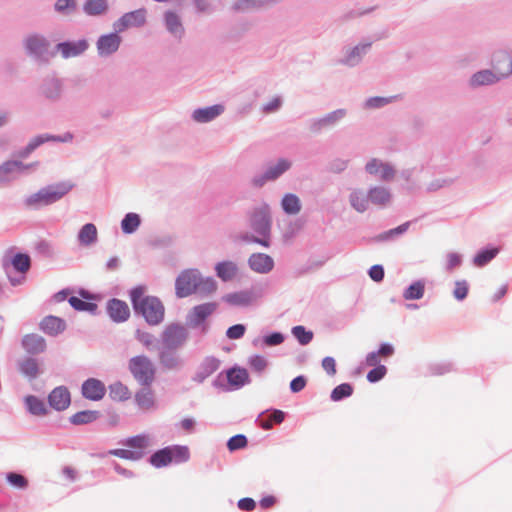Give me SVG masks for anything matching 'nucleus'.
Listing matches in <instances>:
<instances>
[{"instance_id":"69168bd1","label":"nucleus","mask_w":512,"mask_h":512,"mask_svg":"<svg viewBox=\"0 0 512 512\" xmlns=\"http://www.w3.org/2000/svg\"><path fill=\"white\" fill-rule=\"evenodd\" d=\"M461 263V258L456 253H449L447 255V269L453 270L455 267L459 266Z\"/></svg>"},{"instance_id":"de8ad7c7","label":"nucleus","mask_w":512,"mask_h":512,"mask_svg":"<svg viewBox=\"0 0 512 512\" xmlns=\"http://www.w3.org/2000/svg\"><path fill=\"white\" fill-rule=\"evenodd\" d=\"M292 333L302 345H307L313 338V333L311 331H306L303 326H295L292 329Z\"/></svg>"},{"instance_id":"c9c22d12","label":"nucleus","mask_w":512,"mask_h":512,"mask_svg":"<svg viewBox=\"0 0 512 512\" xmlns=\"http://www.w3.org/2000/svg\"><path fill=\"white\" fill-rule=\"evenodd\" d=\"M140 225V217L136 213H128L121 222L124 233L131 234L137 230Z\"/></svg>"},{"instance_id":"393cba45","label":"nucleus","mask_w":512,"mask_h":512,"mask_svg":"<svg viewBox=\"0 0 512 512\" xmlns=\"http://www.w3.org/2000/svg\"><path fill=\"white\" fill-rule=\"evenodd\" d=\"M370 201L379 206H385L391 200V194L388 189L384 187H374L369 190Z\"/></svg>"},{"instance_id":"864d4df0","label":"nucleus","mask_w":512,"mask_h":512,"mask_svg":"<svg viewBox=\"0 0 512 512\" xmlns=\"http://www.w3.org/2000/svg\"><path fill=\"white\" fill-rule=\"evenodd\" d=\"M468 294V285L466 281H457L455 283V288L453 291V295L457 300H463L466 298Z\"/></svg>"},{"instance_id":"f257e3e1","label":"nucleus","mask_w":512,"mask_h":512,"mask_svg":"<svg viewBox=\"0 0 512 512\" xmlns=\"http://www.w3.org/2000/svg\"><path fill=\"white\" fill-rule=\"evenodd\" d=\"M131 301L136 312L142 314L151 325L159 324L164 318V306L153 296H145L141 287L131 291Z\"/></svg>"},{"instance_id":"13d9d810","label":"nucleus","mask_w":512,"mask_h":512,"mask_svg":"<svg viewBox=\"0 0 512 512\" xmlns=\"http://www.w3.org/2000/svg\"><path fill=\"white\" fill-rule=\"evenodd\" d=\"M322 367L330 376H334L336 374V362L334 358L329 356L325 357L322 360Z\"/></svg>"},{"instance_id":"b1692460","label":"nucleus","mask_w":512,"mask_h":512,"mask_svg":"<svg viewBox=\"0 0 512 512\" xmlns=\"http://www.w3.org/2000/svg\"><path fill=\"white\" fill-rule=\"evenodd\" d=\"M97 234L96 226L92 223H87L79 231L78 240L82 245L88 246L97 240Z\"/></svg>"},{"instance_id":"f8f14e48","label":"nucleus","mask_w":512,"mask_h":512,"mask_svg":"<svg viewBox=\"0 0 512 512\" xmlns=\"http://www.w3.org/2000/svg\"><path fill=\"white\" fill-rule=\"evenodd\" d=\"M250 268L257 273H268L274 267L273 259L264 253H254L248 260Z\"/></svg>"},{"instance_id":"72a5a7b5","label":"nucleus","mask_w":512,"mask_h":512,"mask_svg":"<svg viewBox=\"0 0 512 512\" xmlns=\"http://www.w3.org/2000/svg\"><path fill=\"white\" fill-rule=\"evenodd\" d=\"M71 139V135H67L66 137L64 138H59V137H56V136H38L36 138H34L25 148L24 150V153H23V156H26L28 155L29 153H31L32 151H34L38 146H40L41 144L47 142V141H67Z\"/></svg>"},{"instance_id":"4d7b16f0","label":"nucleus","mask_w":512,"mask_h":512,"mask_svg":"<svg viewBox=\"0 0 512 512\" xmlns=\"http://www.w3.org/2000/svg\"><path fill=\"white\" fill-rule=\"evenodd\" d=\"M250 366L258 372L263 371L266 368L267 362L266 359L262 356L256 355L253 356L250 361Z\"/></svg>"},{"instance_id":"49530a36","label":"nucleus","mask_w":512,"mask_h":512,"mask_svg":"<svg viewBox=\"0 0 512 512\" xmlns=\"http://www.w3.org/2000/svg\"><path fill=\"white\" fill-rule=\"evenodd\" d=\"M70 305L78 311H94L97 309V305L91 302H86L81 300L78 297H70L69 299Z\"/></svg>"},{"instance_id":"a878e982","label":"nucleus","mask_w":512,"mask_h":512,"mask_svg":"<svg viewBox=\"0 0 512 512\" xmlns=\"http://www.w3.org/2000/svg\"><path fill=\"white\" fill-rule=\"evenodd\" d=\"M48 47L47 41L40 36L33 35L26 39V48L35 55H42Z\"/></svg>"},{"instance_id":"bf43d9fd","label":"nucleus","mask_w":512,"mask_h":512,"mask_svg":"<svg viewBox=\"0 0 512 512\" xmlns=\"http://www.w3.org/2000/svg\"><path fill=\"white\" fill-rule=\"evenodd\" d=\"M369 276L372 280L380 282L384 278V269L381 265H374L369 270Z\"/></svg>"},{"instance_id":"e433bc0d","label":"nucleus","mask_w":512,"mask_h":512,"mask_svg":"<svg viewBox=\"0 0 512 512\" xmlns=\"http://www.w3.org/2000/svg\"><path fill=\"white\" fill-rule=\"evenodd\" d=\"M217 290V284L211 277L204 278L200 275V280L197 282V292L202 295H209Z\"/></svg>"},{"instance_id":"7ed1b4c3","label":"nucleus","mask_w":512,"mask_h":512,"mask_svg":"<svg viewBox=\"0 0 512 512\" xmlns=\"http://www.w3.org/2000/svg\"><path fill=\"white\" fill-rule=\"evenodd\" d=\"M189 459V450L183 446H169L156 451L150 457V464L155 468H162L173 461L185 462Z\"/></svg>"},{"instance_id":"423d86ee","label":"nucleus","mask_w":512,"mask_h":512,"mask_svg":"<svg viewBox=\"0 0 512 512\" xmlns=\"http://www.w3.org/2000/svg\"><path fill=\"white\" fill-rule=\"evenodd\" d=\"M200 280V272L196 269L182 271L176 279L175 291L179 298L188 297L197 292V282Z\"/></svg>"},{"instance_id":"6e6d98bb","label":"nucleus","mask_w":512,"mask_h":512,"mask_svg":"<svg viewBox=\"0 0 512 512\" xmlns=\"http://www.w3.org/2000/svg\"><path fill=\"white\" fill-rule=\"evenodd\" d=\"M245 333V326L242 324H236L228 328L226 335L229 339H239Z\"/></svg>"},{"instance_id":"a18cd8bd","label":"nucleus","mask_w":512,"mask_h":512,"mask_svg":"<svg viewBox=\"0 0 512 512\" xmlns=\"http://www.w3.org/2000/svg\"><path fill=\"white\" fill-rule=\"evenodd\" d=\"M111 455L121 459L137 461L141 459V451H134L130 449H114L109 452Z\"/></svg>"},{"instance_id":"cd10ccee","label":"nucleus","mask_w":512,"mask_h":512,"mask_svg":"<svg viewBox=\"0 0 512 512\" xmlns=\"http://www.w3.org/2000/svg\"><path fill=\"white\" fill-rule=\"evenodd\" d=\"M19 370L24 376L34 379L39 374V365L36 359L28 357L19 362Z\"/></svg>"},{"instance_id":"338daca9","label":"nucleus","mask_w":512,"mask_h":512,"mask_svg":"<svg viewBox=\"0 0 512 512\" xmlns=\"http://www.w3.org/2000/svg\"><path fill=\"white\" fill-rule=\"evenodd\" d=\"M389 102V99L382 97H373L367 100L366 105L370 108L383 106Z\"/></svg>"},{"instance_id":"2f4dec72","label":"nucleus","mask_w":512,"mask_h":512,"mask_svg":"<svg viewBox=\"0 0 512 512\" xmlns=\"http://www.w3.org/2000/svg\"><path fill=\"white\" fill-rule=\"evenodd\" d=\"M126 445L134 451H141V458H143L145 450L149 447V438L146 435H136L130 437Z\"/></svg>"},{"instance_id":"dca6fc26","label":"nucleus","mask_w":512,"mask_h":512,"mask_svg":"<svg viewBox=\"0 0 512 512\" xmlns=\"http://www.w3.org/2000/svg\"><path fill=\"white\" fill-rule=\"evenodd\" d=\"M88 47L85 40L78 42H63L57 45L58 50L64 58L75 57L83 53Z\"/></svg>"},{"instance_id":"f03ea898","label":"nucleus","mask_w":512,"mask_h":512,"mask_svg":"<svg viewBox=\"0 0 512 512\" xmlns=\"http://www.w3.org/2000/svg\"><path fill=\"white\" fill-rule=\"evenodd\" d=\"M129 370L141 385L150 386L155 380L156 368L147 356L132 357L129 361Z\"/></svg>"},{"instance_id":"4468645a","label":"nucleus","mask_w":512,"mask_h":512,"mask_svg":"<svg viewBox=\"0 0 512 512\" xmlns=\"http://www.w3.org/2000/svg\"><path fill=\"white\" fill-rule=\"evenodd\" d=\"M22 346L29 354H39L45 351V339L37 334H27L22 339Z\"/></svg>"},{"instance_id":"20e7f679","label":"nucleus","mask_w":512,"mask_h":512,"mask_svg":"<svg viewBox=\"0 0 512 512\" xmlns=\"http://www.w3.org/2000/svg\"><path fill=\"white\" fill-rule=\"evenodd\" d=\"M251 226L253 230L261 236V238H253V241L264 247H268L270 245L269 239L271 230L268 206H262L253 213L251 217Z\"/></svg>"},{"instance_id":"c03bdc74","label":"nucleus","mask_w":512,"mask_h":512,"mask_svg":"<svg viewBox=\"0 0 512 512\" xmlns=\"http://www.w3.org/2000/svg\"><path fill=\"white\" fill-rule=\"evenodd\" d=\"M497 254L498 249L496 248L481 251L475 256L474 264L478 267H482L490 262Z\"/></svg>"},{"instance_id":"a19ab883","label":"nucleus","mask_w":512,"mask_h":512,"mask_svg":"<svg viewBox=\"0 0 512 512\" xmlns=\"http://www.w3.org/2000/svg\"><path fill=\"white\" fill-rule=\"evenodd\" d=\"M166 26L168 30L174 34H181L183 32L182 24L179 17L172 12L165 15Z\"/></svg>"},{"instance_id":"37998d69","label":"nucleus","mask_w":512,"mask_h":512,"mask_svg":"<svg viewBox=\"0 0 512 512\" xmlns=\"http://www.w3.org/2000/svg\"><path fill=\"white\" fill-rule=\"evenodd\" d=\"M353 392V387L348 383H343L335 387L331 393L333 401H340L345 397H349Z\"/></svg>"},{"instance_id":"9d476101","label":"nucleus","mask_w":512,"mask_h":512,"mask_svg":"<svg viewBox=\"0 0 512 512\" xmlns=\"http://www.w3.org/2000/svg\"><path fill=\"white\" fill-rule=\"evenodd\" d=\"M107 312L114 322H124L130 316L128 305L119 299H112L108 302Z\"/></svg>"},{"instance_id":"0e129e2a","label":"nucleus","mask_w":512,"mask_h":512,"mask_svg":"<svg viewBox=\"0 0 512 512\" xmlns=\"http://www.w3.org/2000/svg\"><path fill=\"white\" fill-rule=\"evenodd\" d=\"M256 503L252 498H242L238 502L239 509L243 511H252L255 509Z\"/></svg>"},{"instance_id":"5701e85b","label":"nucleus","mask_w":512,"mask_h":512,"mask_svg":"<svg viewBox=\"0 0 512 512\" xmlns=\"http://www.w3.org/2000/svg\"><path fill=\"white\" fill-rule=\"evenodd\" d=\"M216 274L223 281L232 280L237 274V266L231 261H224L216 265Z\"/></svg>"},{"instance_id":"c756f323","label":"nucleus","mask_w":512,"mask_h":512,"mask_svg":"<svg viewBox=\"0 0 512 512\" xmlns=\"http://www.w3.org/2000/svg\"><path fill=\"white\" fill-rule=\"evenodd\" d=\"M25 403L29 412L35 416H44L47 413V408L45 403L35 396H27L25 398Z\"/></svg>"},{"instance_id":"ea45409f","label":"nucleus","mask_w":512,"mask_h":512,"mask_svg":"<svg viewBox=\"0 0 512 512\" xmlns=\"http://www.w3.org/2000/svg\"><path fill=\"white\" fill-rule=\"evenodd\" d=\"M13 267L21 273H25L30 269V257L27 254L18 253L12 259Z\"/></svg>"},{"instance_id":"bb28decb","label":"nucleus","mask_w":512,"mask_h":512,"mask_svg":"<svg viewBox=\"0 0 512 512\" xmlns=\"http://www.w3.org/2000/svg\"><path fill=\"white\" fill-rule=\"evenodd\" d=\"M229 384L235 387H241L248 382L249 375L244 368H232L227 372Z\"/></svg>"},{"instance_id":"3c124183","label":"nucleus","mask_w":512,"mask_h":512,"mask_svg":"<svg viewBox=\"0 0 512 512\" xmlns=\"http://www.w3.org/2000/svg\"><path fill=\"white\" fill-rule=\"evenodd\" d=\"M6 479L12 486L16 488H25L28 484L26 478L17 473H9Z\"/></svg>"},{"instance_id":"ddd939ff","label":"nucleus","mask_w":512,"mask_h":512,"mask_svg":"<svg viewBox=\"0 0 512 512\" xmlns=\"http://www.w3.org/2000/svg\"><path fill=\"white\" fill-rule=\"evenodd\" d=\"M290 166L291 163L289 161L281 159L274 167H270L262 177L254 179L253 183L255 186H262L266 181L278 178L287 171Z\"/></svg>"},{"instance_id":"9b49d317","label":"nucleus","mask_w":512,"mask_h":512,"mask_svg":"<svg viewBox=\"0 0 512 512\" xmlns=\"http://www.w3.org/2000/svg\"><path fill=\"white\" fill-rule=\"evenodd\" d=\"M366 171L371 175H379L381 180L389 181L394 178L395 171L388 164L379 161L378 159H372L366 164Z\"/></svg>"},{"instance_id":"603ef678","label":"nucleus","mask_w":512,"mask_h":512,"mask_svg":"<svg viewBox=\"0 0 512 512\" xmlns=\"http://www.w3.org/2000/svg\"><path fill=\"white\" fill-rule=\"evenodd\" d=\"M345 111L342 109L336 110L319 121V125L326 126L335 123L339 119L343 118Z\"/></svg>"},{"instance_id":"680f3d73","label":"nucleus","mask_w":512,"mask_h":512,"mask_svg":"<svg viewBox=\"0 0 512 512\" xmlns=\"http://www.w3.org/2000/svg\"><path fill=\"white\" fill-rule=\"evenodd\" d=\"M136 337L146 347H150L154 342L153 336L148 332L138 330Z\"/></svg>"},{"instance_id":"58836bf2","label":"nucleus","mask_w":512,"mask_h":512,"mask_svg":"<svg viewBox=\"0 0 512 512\" xmlns=\"http://www.w3.org/2000/svg\"><path fill=\"white\" fill-rule=\"evenodd\" d=\"M424 294V284L420 281H417L411 284L404 292L403 296L406 300H416L423 297Z\"/></svg>"},{"instance_id":"c85d7f7f","label":"nucleus","mask_w":512,"mask_h":512,"mask_svg":"<svg viewBox=\"0 0 512 512\" xmlns=\"http://www.w3.org/2000/svg\"><path fill=\"white\" fill-rule=\"evenodd\" d=\"M499 80V77H497L496 73H492L489 70H483L475 73L471 78V85L472 86H480V85H487L492 84Z\"/></svg>"},{"instance_id":"8fccbe9b","label":"nucleus","mask_w":512,"mask_h":512,"mask_svg":"<svg viewBox=\"0 0 512 512\" xmlns=\"http://www.w3.org/2000/svg\"><path fill=\"white\" fill-rule=\"evenodd\" d=\"M387 373V368L384 365L374 367L367 374V380L371 383L381 380Z\"/></svg>"},{"instance_id":"412c9836","label":"nucleus","mask_w":512,"mask_h":512,"mask_svg":"<svg viewBox=\"0 0 512 512\" xmlns=\"http://www.w3.org/2000/svg\"><path fill=\"white\" fill-rule=\"evenodd\" d=\"M109 396L114 401H127L131 397L129 388L121 382H115L109 386Z\"/></svg>"},{"instance_id":"2eb2a0df","label":"nucleus","mask_w":512,"mask_h":512,"mask_svg":"<svg viewBox=\"0 0 512 512\" xmlns=\"http://www.w3.org/2000/svg\"><path fill=\"white\" fill-rule=\"evenodd\" d=\"M121 38L117 34H109L100 37L97 48L101 55H109L118 50Z\"/></svg>"},{"instance_id":"09e8293b","label":"nucleus","mask_w":512,"mask_h":512,"mask_svg":"<svg viewBox=\"0 0 512 512\" xmlns=\"http://www.w3.org/2000/svg\"><path fill=\"white\" fill-rule=\"evenodd\" d=\"M247 439L244 435L238 434L231 437L227 443V447L230 451H235L246 447Z\"/></svg>"},{"instance_id":"4c0bfd02","label":"nucleus","mask_w":512,"mask_h":512,"mask_svg":"<svg viewBox=\"0 0 512 512\" xmlns=\"http://www.w3.org/2000/svg\"><path fill=\"white\" fill-rule=\"evenodd\" d=\"M106 8V0H87L84 5V10L89 15H98L104 12Z\"/></svg>"},{"instance_id":"a211bd4d","label":"nucleus","mask_w":512,"mask_h":512,"mask_svg":"<svg viewBox=\"0 0 512 512\" xmlns=\"http://www.w3.org/2000/svg\"><path fill=\"white\" fill-rule=\"evenodd\" d=\"M224 107L222 105H213L206 108L197 109L193 112V119L199 123L209 122L222 114Z\"/></svg>"},{"instance_id":"473e14b6","label":"nucleus","mask_w":512,"mask_h":512,"mask_svg":"<svg viewBox=\"0 0 512 512\" xmlns=\"http://www.w3.org/2000/svg\"><path fill=\"white\" fill-rule=\"evenodd\" d=\"M99 417L98 411L85 410L73 414L70 418L71 423L75 425L88 424L95 421Z\"/></svg>"},{"instance_id":"4be33fe9","label":"nucleus","mask_w":512,"mask_h":512,"mask_svg":"<svg viewBox=\"0 0 512 512\" xmlns=\"http://www.w3.org/2000/svg\"><path fill=\"white\" fill-rule=\"evenodd\" d=\"M146 12L144 9H139L133 12L126 13L120 20L123 27L140 26L144 24Z\"/></svg>"},{"instance_id":"0eeeda50","label":"nucleus","mask_w":512,"mask_h":512,"mask_svg":"<svg viewBox=\"0 0 512 512\" xmlns=\"http://www.w3.org/2000/svg\"><path fill=\"white\" fill-rule=\"evenodd\" d=\"M49 404L57 411L65 410L71 403L70 392L66 387L59 386L51 391L48 396Z\"/></svg>"},{"instance_id":"7c9ffc66","label":"nucleus","mask_w":512,"mask_h":512,"mask_svg":"<svg viewBox=\"0 0 512 512\" xmlns=\"http://www.w3.org/2000/svg\"><path fill=\"white\" fill-rule=\"evenodd\" d=\"M370 198L362 191H354L350 195V202L354 209L358 212H364L368 208Z\"/></svg>"},{"instance_id":"052dcab7","label":"nucleus","mask_w":512,"mask_h":512,"mask_svg":"<svg viewBox=\"0 0 512 512\" xmlns=\"http://www.w3.org/2000/svg\"><path fill=\"white\" fill-rule=\"evenodd\" d=\"M306 386V379L303 376L294 378L290 383V389L292 392L297 393L303 390Z\"/></svg>"},{"instance_id":"6e6552de","label":"nucleus","mask_w":512,"mask_h":512,"mask_svg":"<svg viewBox=\"0 0 512 512\" xmlns=\"http://www.w3.org/2000/svg\"><path fill=\"white\" fill-rule=\"evenodd\" d=\"M134 401L142 411H151L157 408L155 393L149 387L139 389L134 395Z\"/></svg>"},{"instance_id":"f704fd0d","label":"nucleus","mask_w":512,"mask_h":512,"mask_svg":"<svg viewBox=\"0 0 512 512\" xmlns=\"http://www.w3.org/2000/svg\"><path fill=\"white\" fill-rule=\"evenodd\" d=\"M282 208L288 214H297L300 209L299 198L294 194H287L282 199Z\"/></svg>"},{"instance_id":"1a4fd4ad","label":"nucleus","mask_w":512,"mask_h":512,"mask_svg":"<svg viewBox=\"0 0 512 512\" xmlns=\"http://www.w3.org/2000/svg\"><path fill=\"white\" fill-rule=\"evenodd\" d=\"M105 392L106 389L104 384L100 380L94 378L86 380L82 385V394L89 400H101L104 397Z\"/></svg>"},{"instance_id":"79ce46f5","label":"nucleus","mask_w":512,"mask_h":512,"mask_svg":"<svg viewBox=\"0 0 512 512\" xmlns=\"http://www.w3.org/2000/svg\"><path fill=\"white\" fill-rule=\"evenodd\" d=\"M25 167L21 162L17 161H8L0 166V181H4L8 179V174L14 171H21Z\"/></svg>"},{"instance_id":"e2e57ef3","label":"nucleus","mask_w":512,"mask_h":512,"mask_svg":"<svg viewBox=\"0 0 512 512\" xmlns=\"http://www.w3.org/2000/svg\"><path fill=\"white\" fill-rule=\"evenodd\" d=\"M284 337L281 333H272L271 335H268L265 337L264 342L268 346H275L279 345L283 342Z\"/></svg>"},{"instance_id":"5fc2aeb1","label":"nucleus","mask_w":512,"mask_h":512,"mask_svg":"<svg viewBox=\"0 0 512 512\" xmlns=\"http://www.w3.org/2000/svg\"><path fill=\"white\" fill-rule=\"evenodd\" d=\"M225 301L233 305H245L248 303V297L243 293H234L227 295Z\"/></svg>"},{"instance_id":"774afa93","label":"nucleus","mask_w":512,"mask_h":512,"mask_svg":"<svg viewBox=\"0 0 512 512\" xmlns=\"http://www.w3.org/2000/svg\"><path fill=\"white\" fill-rule=\"evenodd\" d=\"M380 356L377 352H371L366 356L365 363L367 366L377 367L379 366Z\"/></svg>"},{"instance_id":"f3484780","label":"nucleus","mask_w":512,"mask_h":512,"mask_svg":"<svg viewBox=\"0 0 512 512\" xmlns=\"http://www.w3.org/2000/svg\"><path fill=\"white\" fill-rule=\"evenodd\" d=\"M494 70L499 77H507L512 74V59L507 53H499L494 59Z\"/></svg>"},{"instance_id":"39448f33","label":"nucleus","mask_w":512,"mask_h":512,"mask_svg":"<svg viewBox=\"0 0 512 512\" xmlns=\"http://www.w3.org/2000/svg\"><path fill=\"white\" fill-rule=\"evenodd\" d=\"M71 185L66 183H60L54 186H48L46 188L41 189L37 193L30 196L27 200L29 205H47L51 204L60 198H62L65 194H67Z\"/></svg>"},{"instance_id":"aec40b11","label":"nucleus","mask_w":512,"mask_h":512,"mask_svg":"<svg viewBox=\"0 0 512 512\" xmlns=\"http://www.w3.org/2000/svg\"><path fill=\"white\" fill-rule=\"evenodd\" d=\"M216 308V303H205L195 306L190 313V321L193 324L198 325L209 315H211L216 310Z\"/></svg>"},{"instance_id":"6ab92c4d","label":"nucleus","mask_w":512,"mask_h":512,"mask_svg":"<svg viewBox=\"0 0 512 512\" xmlns=\"http://www.w3.org/2000/svg\"><path fill=\"white\" fill-rule=\"evenodd\" d=\"M40 329L49 335H57L65 329V322L55 316H46L40 322Z\"/></svg>"}]
</instances>
